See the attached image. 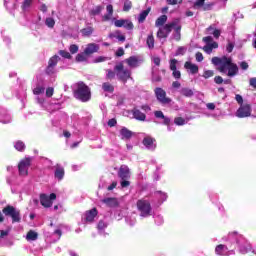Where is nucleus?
Listing matches in <instances>:
<instances>
[{
    "label": "nucleus",
    "instance_id": "44",
    "mask_svg": "<svg viewBox=\"0 0 256 256\" xmlns=\"http://www.w3.org/2000/svg\"><path fill=\"white\" fill-rule=\"evenodd\" d=\"M33 93H34V95H41V94L45 93V87L37 86L36 88H34Z\"/></svg>",
    "mask_w": 256,
    "mask_h": 256
},
{
    "label": "nucleus",
    "instance_id": "22",
    "mask_svg": "<svg viewBox=\"0 0 256 256\" xmlns=\"http://www.w3.org/2000/svg\"><path fill=\"white\" fill-rule=\"evenodd\" d=\"M119 135H120V138L123 139V140H129L131 137H133V133L131 132V130L125 128V127H122L120 130H119Z\"/></svg>",
    "mask_w": 256,
    "mask_h": 256
},
{
    "label": "nucleus",
    "instance_id": "60",
    "mask_svg": "<svg viewBox=\"0 0 256 256\" xmlns=\"http://www.w3.org/2000/svg\"><path fill=\"white\" fill-rule=\"evenodd\" d=\"M55 92V90L53 89V87H49L46 89V97H53V93Z\"/></svg>",
    "mask_w": 256,
    "mask_h": 256
},
{
    "label": "nucleus",
    "instance_id": "45",
    "mask_svg": "<svg viewBox=\"0 0 256 256\" xmlns=\"http://www.w3.org/2000/svg\"><path fill=\"white\" fill-rule=\"evenodd\" d=\"M174 123H175V125L181 126V125H185V123H187V121L183 117H176L174 119Z\"/></svg>",
    "mask_w": 256,
    "mask_h": 256
},
{
    "label": "nucleus",
    "instance_id": "5",
    "mask_svg": "<svg viewBox=\"0 0 256 256\" xmlns=\"http://www.w3.org/2000/svg\"><path fill=\"white\" fill-rule=\"evenodd\" d=\"M114 71H116L118 79L123 83H127V80L131 79V70L125 69L121 63L115 66Z\"/></svg>",
    "mask_w": 256,
    "mask_h": 256
},
{
    "label": "nucleus",
    "instance_id": "15",
    "mask_svg": "<svg viewBox=\"0 0 256 256\" xmlns=\"http://www.w3.org/2000/svg\"><path fill=\"white\" fill-rule=\"evenodd\" d=\"M124 63H127L128 67H130V69H135V68L139 67V65H141V63H143V60L137 56H131L128 59H125Z\"/></svg>",
    "mask_w": 256,
    "mask_h": 256
},
{
    "label": "nucleus",
    "instance_id": "52",
    "mask_svg": "<svg viewBox=\"0 0 256 256\" xmlns=\"http://www.w3.org/2000/svg\"><path fill=\"white\" fill-rule=\"evenodd\" d=\"M59 55H61V57H64V59H71V54L65 50H60Z\"/></svg>",
    "mask_w": 256,
    "mask_h": 256
},
{
    "label": "nucleus",
    "instance_id": "38",
    "mask_svg": "<svg viewBox=\"0 0 256 256\" xmlns=\"http://www.w3.org/2000/svg\"><path fill=\"white\" fill-rule=\"evenodd\" d=\"M149 9L144 10L140 13L139 17H138V23H143L145 21V19H147V15H149Z\"/></svg>",
    "mask_w": 256,
    "mask_h": 256
},
{
    "label": "nucleus",
    "instance_id": "35",
    "mask_svg": "<svg viewBox=\"0 0 256 256\" xmlns=\"http://www.w3.org/2000/svg\"><path fill=\"white\" fill-rule=\"evenodd\" d=\"M93 31H94L93 27L88 26V27L82 29L81 33H82L83 37H91L93 35Z\"/></svg>",
    "mask_w": 256,
    "mask_h": 256
},
{
    "label": "nucleus",
    "instance_id": "4",
    "mask_svg": "<svg viewBox=\"0 0 256 256\" xmlns=\"http://www.w3.org/2000/svg\"><path fill=\"white\" fill-rule=\"evenodd\" d=\"M233 235H235L236 243L240 253H242V255L249 253V251H251V243H249L245 237L237 233L230 234L229 237H233Z\"/></svg>",
    "mask_w": 256,
    "mask_h": 256
},
{
    "label": "nucleus",
    "instance_id": "61",
    "mask_svg": "<svg viewBox=\"0 0 256 256\" xmlns=\"http://www.w3.org/2000/svg\"><path fill=\"white\" fill-rule=\"evenodd\" d=\"M130 185H131V182H129L128 179H122V181H121L122 188L129 187Z\"/></svg>",
    "mask_w": 256,
    "mask_h": 256
},
{
    "label": "nucleus",
    "instance_id": "62",
    "mask_svg": "<svg viewBox=\"0 0 256 256\" xmlns=\"http://www.w3.org/2000/svg\"><path fill=\"white\" fill-rule=\"evenodd\" d=\"M216 105H215V103H207L206 104V108L208 109V111H215V109H216Z\"/></svg>",
    "mask_w": 256,
    "mask_h": 256
},
{
    "label": "nucleus",
    "instance_id": "41",
    "mask_svg": "<svg viewBox=\"0 0 256 256\" xmlns=\"http://www.w3.org/2000/svg\"><path fill=\"white\" fill-rule=\"evenodd\" d=\"M97 229H98L99 233H103V231H105V229H107V223L103 220H100L98 223Z\"/></svg>",
    "mask_w": 256,
    "mask_h": 256
},
{
    "label": "nucleus",
    "instance_id": "6",
    "mask_svg": "<svg viewBox=\"0 0 256 256\" xmlns=\"http://www.w3.org/2000/svg\"><path fill=\"white\" fill-rule=\"evenodd\" d=\"M32 161H33V158L26 157L19 162L18 173L20 177H27V175H29V167H31Z\"/></svg>",
    "mask_w": 256,
    "mask_h": 256
},
{
    "label": "nucleus",
    "instance_id": "43",
    "mask_svg": "<svg viewBox=\"0 0 256 256\" xmlns=\"http://www.w3.org/2000/svg\"><path fill=\"white\" fill-rule=\"evenodd\" d=\"M156 197L160 199V201L163 203V201H167V194L161 191L156 192Z\"/></svg>",
    "mask_w": 256,
    "mask_h": 256
},
{
    "label": "nucleus",
    "instance_id": "27",
    "mask_svg": "<svg viewBox=\"0 0 256 256\" xmlns=\"http://www.w3.org/2000/svg\"><path fill=\"white\" fill-rule=\"evenodd\" d=\"M154 115L157 119H163L164 125H169L171 123V119L169 117H166L162 111H155Z\"/></svg>",
    "mask_w": 256,
    "mask_h": 256
},
{
    "label": "nucleus",
    "instance_id": "14",
    "mask_svg": "<svg viewBox=\"0 0 256 256\" xmlns=\"http://www.w3.org/2000/svg\"><path fill=\"white\" fill-rule=\"evenodd\" d=\"M215 253L220 256L235 255V250H229V248L223 244L216 246Z\"/></svg>",
    "mask_w": 256,
    "mask_h": 256
},
{
    "label": "nucleus",
    "instance_id": "59",
    "mask_svg": "<svg viewBox=\"0 0 256 256\" xmlns=\"http://www.w3.org/2000/svg\"><path fill=\"white\" fill-rule=\"evenodd\" d=\"M173 72H172V75H173V77H174V79H181V71H179V70H172Z\"/></svg>",
    "mask_w": 256,
    "mask_h": 256
},
{
    "label": "nucleus",
    "instance_id": "10",
    "mask_svg": "<svg viewBox=\"0 0 256 256\" xmlns=\"http://www.w3.org/2000/svg\"><path fill=\"white\" fill-rule=\"evenodd\" d=\"M57 199V195L55 193H52L50 195L42 194L40 195V203L42 207L49 208L51 205H53V201Z\"/></svg>",
    "mask_w": 256,
    "mask_h": 256
},
{
    "label": "nucleus",
    "instance_id": "3",
    "mask_svg": "<svg viewBox=\"0 0 256 256\" xmlns=\"http://www.w3.org/2000/svg\"><path fill=\"white\" fill-rule=\"evenodd\" d=\"M137 211L140 217L146 219L153 215V208L151 207V202L147 199H140L136 203Z\"/></svg>",
    "mask_w": 256,
    "mask_h": 256
},
{
    "label": "nucleus",
    "instance_id": "29",
    "mask_svg": "<svg viewBox=\"0 0 256 256\" xmlns=\"http://www.w3.org/2000/svg\"><path fill=\"white\" fill-rule=\"evenodd\" d=\"M106 11L107 14L103 16V21H110L111 17H113V5H107Z\"/></svg>",
    "mask_w": 256,
    "mask_h": 256
},
{
    "label": "nucleus",
    "instance_id": "51",
    "mask_svg": "<svg viewBox=\"0 0 256 256\" xmlns=\"http://www.w3.org/2000/svg\"><path fill=\"white\" fill-rule=\"evenodd\" d=\"M214 113H205L206 117H221V110L217 109Z\"/></svg>",
    "mask_w": 256,
    "mask_h": 256
},
{
    "label": "nucleus",
    "instance_id": "47",
    "mask_svg": "<svg viewBox=\"0 0 256 256\" xmlns=\"http://www.w3.org/2000/svg\"><path fill=\"white\" fill-rule=\"evenodd\" d=\"M11 228H6L5 230H0V239H5L9 235Z\"/></svg>",
    "mask_w": 256,
    "mask_h": 256
},
{
    "label": "nucleus",
    "instance_id": "46",
    "mask_svg": "<svg viewBox=\"0 0 256 256\" xmlns=\"http://www.w3.org/2000/svg\"><path fill=\"white\" fill-rule=\"evenodd\" d=\"M215 75V72L213 70H204L203 77L204 79H209Z\"/></svg>",
    "mask_w": 256,
    "mask_h": 256
},
{
    "label": "nucleus",
    "instance_id": "39",
    "mask_svg": "<svg viewBox=\"0 0 256 256\" xmlns=\"http://www.w3.org/2000/svg\"><path fill=\"white\" fill-rule=\"evenodd\" d=\"M60 59L61 58H59V56L54 55L53 57L50 58L48 65H50L51 67H56Z\"/></svg>",
    "mask_w": 256,
    "mask_h": 256
},
{
    "label": "nucleus",
    "instance_id": "17",
    "mask_svg": "<svg viewBox=\"0 0 256 256\" xmlns=\"http://www.w3.org/2000/svg\"><path fill=\"white\" fill-rule=\"evenodd\" d=\"M114 25L115 27H124L125 29H128V31H131V29H133V22H131L130 20H115Z\"/></svg>",
    "mask_w": 256,
    "mask_h": 256
},
{
    "label": "nucleus",
    "instance_id": "40",
    "mask_svg": "<svg viewBox=\"0 0 256 256\" xmlns=\"http://www.w3.org/2000/svg\"><path fill=\"white\" fill-rule=\"evenodd\" d=\"M32 4H33V0H24L22 3L23 11H28V9H31Z\"/></svg>",
    "mask_w": 256,
    "mask_h": 256
},
{
    "label": "nucleus",
    "instance_id": "26",
    "mask_svg": "<svg viewBox=\"0 0 256 256\" xmlns=\"http://www.w3.org/2000/svg\"><path fill=\"white\" fill-rule=\"evenodd\" d=\"M37 101L39 103V105H41L44 109H46V111H53V109H55V105L53 104H48L45 99L43 98H37Z\"/></svg>",
    "mask_w": 256,
    "mask_h": 256
},
{
    "label": "nucleus",
    "instance_id": "20",
    "mask_svg": "<svg viewBox=\"0 0 256 256\" xmlns=\"http://www.w3.org/2000/svg\"><path fill=\"white\" fill-rule=\"evenodd\" d=\"M54 177L57 181H62L63 177H65V169L59 164L55 166Z\"/></svg>",
    "mask_w": 256,
    "mask_h": 256
},
{
    "label": "nucleus",
    "instance_id": "30",
    "mask_svg": "<svg viewBox=\"0 0 256 256\" xmlns=\"http://www.w3.org/2000/svg\"><path fill=\"white\" fill-rule=\"evenodd\" d=\"M102 89H103L104 93H113V91H115V87L109 82L103 83Z\"/></svg>",
    "mask_w": 256,
    "mask_h": 256
},
{
    "label": "nucleus",
    "instance_id": "64",
    "mask_svg": "<svg viewBox=\"0 0 256 256\" xmlns=\"http://www.w3.org/2000/svg\"><path fill=\"white\" fill-rule=\"evenodd\" d=\"M195 57H196V61H198V63H201V61H203V53L197 52Z\"/></svg>",
    "mask_w": 256,
    "mask_h": 256
},
{
    "label": "nucleus",
    "instance_id": "16",
    "mask_svg": "<svg viewBox=\"0 0 256 256\" xmlns=\"http://www.w3.org/2000/svg\"><path fill=\"white\" fill-rule=\"evenodd\" d=\"M143 145L149 151H155L157 144L155 143V139L151 136H146L143 139Z\"/></svg>",
    "mask_w": 256,
    "mask_h": 256
},
{
    "label": "nucleus",
    "instance_id": "9",
    "mask_svg": "<svg viewBox=\"0 0 256 256\" xmlns=\"http://www.w3.org/2000/svg\"><path fill=\"white\" fill-rule=\"evenodd\" d=\"M4 215H9L14 223L21 221V216L19 215V210L15 209L13 206H7L3 209Z\"/></svg>",
    "mask_w": 256,
    "mask_h": 256
},
{
    "label": "nucleus",
    "instance_id": "11",
    "mask_svg": "<svg viewBox=\"0 0 256 256\" xmlns=\"http://www.w3.org/2000/svg\"><path fill=\"white\" fill-rule=\"evenodd\" d=\"M236 117L239 119H245V117H251V105L243 104L236 112Z\"/></svg>",
    "mask_w": 256,
    "mask_h": 256
},
{
    "label": "nucleus",
    "instance_id": "32",
    "mask_svg": "<svg viewBox=\"0 0 256 256\" xmlns=\"http://www.w3.org/2000/svg\"><path fill=\"white\" fill-rule=\"evenodd\" d=\"M165 23H167V15H162L156 20L155 26L159 28L164 27Z\"/></svg>",
    "mask_w": 256,
    "mask_h": 256
},
{
    "label": "nucleus",
    "instance_id": "2",
    "mask_svg": "<svg viewBox=\"0 0 256 256\" xmlns=\"http://www.w3.org/2000/svg\"><path fill=\"white\" fill-rule=\"evenodd\" d=\"M73 93L75 99L87 103L91 99V89L83 82H78L73 85Z\"/></svg>",
    "mask_w": 256,
    "mask_h": 256
},
{
    "label": "nucleus",
    "instance_id": "37",
    "mask_svg": "<svg viewBox=\"0 0 256 256\" xmlns=\"http://www.w3.org/2000/svg\"><path fill=\"white\" fill-rule=\"evenodd\" d=\"M146 43L150 49H153V47H155V38L153 37V34L148 35Z\"/></svg>",
    "mask_w": 256,
    "mask_h": 256
},
{
    "label": "nucleus",
    "instance_id": "28",
    "mask_svg": "<svg viewBox=\"0 0 256 256\" xmlns=\"http://www.w3.org/2000/svg\"><path fill=\"white\" fill-rule=\"evenodd\" d=\"M133 117L134 119H137V121H145L146 119L145 114L138 109L133 110Z\"/></svg>",
    "mask_w": 256,
    "mask_h": 256
},
{
    "label": "nucleus",
    "instance_id": "8",
    "mask_svg": "<svg viewBox=\"0 0 256 256\" xmlns=\"http://www.w3.org/2000/svg\"><path fill=\"white\" fill-rule=\"evenodd\" d=\"M173 27H174L173 22H169L164 26H161L157 32L158 39H167L171 31H173Z\"/></svg>",
    "mask_w": 256,
    "mask_h": 256
},
{
    "label": "nucleus",
    "instance_id": "31",
    "mask_svg": "<svg viewBox=\"0 0 256 256\" xmlns=\"http://www.w3.org/2000/svg\"><path fill=\"white\" fill-rule=\"evenodd\" d=\"M109 39H118V41H125V35H122L121 32L116 31L109 34Z\"/></svg>",
    "mask_w": 256,
    "mask_h": 256
},
{
    "label": "nucleus",
    "instance_id": "19",
    "mask_svg": "<svg viewBox=\"0 0 256 256\" xmlns=\"http://www.w3.org/2000/svg\"><path fill=\"white\" fill-rule=\"evenodd\" d=\"M99 44L96 43H89L86 48L84 49V53L86 55H93V53H98L99 52Z\"/></svg>",
    "mask_w": 256,
    "mask_h": 256
},
{
    "label": "nucleus",
    "instance_id": "58",
    "mask_svg": "<svg viewBox=\"0 0 256 256\" xmlns=\"http://www.w3.org/2000/svg\"><path fill=\"white\" fill-rule=\"evenodd\" d=\"M46 73L48 75H53V73H55V66H51V65L48 64V67L46 69Z\"/></svg>",
    "mask_w": 256,
    "mask_h": 256
},
{
    "label": "nucleus",
    "instance_id": "25",
    "mask_svg": "<svg viewBox=\"0 0 256 256\" xmlns=\"http://www.w3.org/2000/svg\"><path fill=\"white\" fill-rule=\"evenodd\" d=\"M95 217H97V209H95V208L86 212V214H85V220L88 223H93V221L95 220Z\"/></svg>",
    "mask_w": 256,
    "mask_h": 256
},
{
    "label": "nucleus",
    "instance_id": "42",
    "mask_svg": "<svg viewBox=\"0 0 256 256\" xmlns=\"http://www.w3.org/2000/svg\"><path fill=\"white\" fill-rule=\"evenodd\" d=\"M76 61L78 63H83L84 61H87V54L86 53L77 54Z\"/></svg>",
    "mask_w": 256,
    "mask_h": 256
},
{
    "label": "nucleus",
    "instance_id": "24",
    "mask_svg": "<svg viewBox=\"0 0 256 256\" xmlns=\"http://www.w3.org/2000/svg\"><path fill=\"white\" fill-rule=\"evenodd\" d=\"M184 67H185V69L190 71V73H192V75L199 73V66H197V64H193L191 62H186L184 64Z\"/></svg>",
    "mask_w": 256,
    "mask_h": 256
},
{
    "label": "nucleus",
    "instance_id": "18",
    "mask_svg": "<svg viewBox=\"0 0 256 256\" xmlns=\"http://www.w3.org/2000/svg\"><path fill=\"white\" fill-rule=\"evenodd\" d=\"M118 177H120V179H130L131 172L129 171V166L127 165L120 166L118 171Z\"/></svg>",
    "mask_w": 256,
    "mask_h": 256
},
{
    "label": "nucleus",
    "instance_id": "56",
    "mask_svg": "<svg viewBox=\"0 0 256 256\" xmlns=\"http://www.w3.org/2000/svg\"><path fill=\"white\" fill-rule=\"evenodd\" d=\"M210 33H211V35H213V37L215 39H219V37H221V30H219L217 28L213 32H210Z\"/></svg>",
    "mask_w": 256,
    "mask_h": 256
},
{
    "label": "nucleus",
    "instance_id": "49",
    "mask_svg": "<svg viewBox=\"0 0 256 256\" xmlns=\"http://www.w3.org/2000/svg\"><path fill=\"white\" fill-rule=\"evenodd\" d=\"M101 11H103V6H96L95 8H93L91 10V14L92 15H99V13H101Z\"/></svg>",
    "mask_w": 256,
    "mask_h": 256
},
{
    "label": "nucleus",
    "instance_id": "36",
    "mask_svg": "<svg viewBox=\"0 0 256 256\" xmlns=\"http://www.w3.org/2000/svg\"><path fill=\"white\" fill-rule=\"evenodd\" d=\"M14 149H16V151H20L23 152L25 151V142L18 140L14 143Z\"/></svg>",
    "mask_w": 256,
    "mask_h": 256
},
{
    "label": "nucleus",
    "instance_id": "33",
    "mask_svg": "<svg viewBox=\"0 0 256 256\" xmlns=\"http://www.w3.org/2000/svg\"><path fill=\"white\" fill-rule=\"evenodd\" d=\"M38 237L39 234L33 230H30L26 235L27 241H37Z\"/></svg>",
    "mask_w": 256,
    "mask_h": 256
},
{
    "label": "nucleus",
    "instance_id": "23",
    "mask_svg": "<svg viewBox=\"0 0 256 256\" xmlns=\"http://www.w3.org/2000/svg\"><path fill=\"white\" fill-rule=\"evenodd\" d=\"M102 203L106 204V207L115 208L119 206V201L117 198H105L102 200Z\"/></svg>",
    "mask_w": 256,
    "mask_h": 256
},
{
    "label": "nucleus",
    "instance_id": "1",
    "mask_svg": "<svg viewBox=\"0 0 256 256\" xmlns=\"http://www.w3.org/2000/svg\"><path fill=\"white\" fill-rule=\"evenodd\" d=\"M212 64L218 67L220 73H227L228 77H235L239 71L237 64L233 63V60L226 56L221 58L213 57Z\"/></svg>",
    "mask_w": 256,
    "mask_h": 256
},
{
    "label": "nucleus",
    "instance_id": "54",
    "mask_svg": "<svg viewBox=\"0 0 256 256\" xmlns=\"http://www.w3.org/2000/svg\"><path fill=\"white\" fill-rule=\"evenodd\" d=\"M177 60L176 59H172V60H170V69L172 70V71H175V70H177Z\"/></svg>",
    "mask_w": 256,
    "mask_h": 256
},
{
    "label": "nucleus",
    "instance_id": "48",
    "mask_svg": "<svg viewBox=\"0 0 256 256\" xmlns=\"http://www.w3.org/2000/svg\"><path fill=\"white\" fill-rule=\"evenodd\" d=\"M203 5H205V0H196L194 2L193 7H194V9H199V8L203 7Z\"/></svg>",
    "mask_w": 256,
    "mask_h": 256
},
{
    "label": "nucleus",
    "instance_id": "57",
    "mask_svg": "<svg viewBox=\"0 0 256 256\" xmlns=\"http://www.w3.org/2000/svg\"><path fill=\"white\" fill-rule=\"evenodd\" d=\"M46 25H47V27H54L55 26V20L53 18H47L46 19Z\"/></svg>",
    "mask_w": 256,
    "mask_h": 256
},
{
    "label": "nucleus",
    "instance_id": "63",
    "mask_svg": "<svg viewBox=\"0 0 256 256\" xmlns=\"http://www.w3.org/2000/svg\"><path fill=\"white\" fill-rule=\"evenodd\" d=\"M154 219H155V223L157 225H162L163 224V216H155Z\"/></svg>",
    "mask_w": 256,
    "mask_h": 256
},
{
    "label": "nucleus",
    "instance_id": "34",
    "mask_svg": "<svg viewBox=\"0 0 256 256\" xmlns=\"http://www.w3.org/2000/svg\"><path fill=\"white\" fill-rule=\"evenodd\" d=\"M180 93L184 97H193V95H195V93L193 92V89H191V88H182L180 90Z\"/></svg>",
    "mask_w": 256,
    "mask_h": 256
},
{
    "label": "nucleus",
    "instance_id": "55",
    "mask_svg": "<svg viewBox=\"0 0 256 256\" xmlns=\"http://www.w3.org/2000/svg\"><path fill=\"white\" fill-rule=\"evenodd\" d=\"M131 7H132L131 1L126 0L124 2L123 11H130Z\"/></svg>",
    "mask_w": 256,
    "mask_h": 256
},
{
    "label": "nucleus",
    "instance_id": "53",
    "mask_svg": "<svg viewBox=\"0 0 256 256\" xmlns=\"http://www.w3.org/2000/svg\"><path fill=\"white\" fill-rule=\"evenodd\" d=\"M69 51H70V53H72V55H75V53H77L79 51V46L72 44L69 47Z\"/></svg>",
    "mask_w": 256,
    "mask_h": 256
},
{
    "label": "nucleus",
    "instance_id": "21",
    "mask_svg": "<svg viewBox=\"0 0 256 256\" xmlns=\"http://www.w3.org/2000/svg\"><path fill=\"white\" fill-rule=\"evenodd\" d=\"M0 123H11V116L7 113L5 108H0Z\"/></svg>",
    "mask_w": 256,
    "mask_h": 256
},
{
    "label": "nucleus",
    "instance_id": "12",
    "mask_svg": "<svg viewBox=\"0 0 256 256\" xmlns=\"http://www.w3.org/2000/svg\"><path fill=\"white\" fill-rule=\"evenodd\" d=\"M155 95L162 105H169V103H171V99L167 98V93L165 90H163V88H156Z\"/></svg>",
    "mask_w": 256,
    "mask_h": 256
},
{
    "label": "nucleus",
    "instance_id": "7",
    "mask_svg": "<svg viewBox=\"0 0 256 256\" xmlns=\"http://www.w3.org/2000/svg\"><path fill=\"white\" fill-rule=\"evenodd\" d=\"M205 46L202 48L207 55H211L213 53V49H217L219 44L213 41V37L207 36L203 38Z\"/></svg>",
    "mask_w": 256,
    "mask_h": 256
},
{
    "label": "nucleus",
    "instance_id": "13",
    "mask_svg": "<svg viewBox=\"0 0 256 256\" xmlns=\"http://www.w3.org/2000/svg\"><path fill=\"white\" fill-rule=\"evenodd\" d=\"M172 25L173 26V39H175V41H181V20L179 19H175L172 21Z\"/></svg>",
    "mask_w": 256,
    "mask_h": 256
},
{
    "label": "nucleus",
    "instance_id": "50",
    "mask_svg": "<svg viewBox=\"0 0 256 256\" xmlns=\"http://www.w3.org/2000/svg\"><path fill=\"white\" fill-rule=\"evenodd\" d=\"M109 58L105 57V56H98L93 60V63H103L105 61H107Z\"/></svg>",
    "mask_w": 256,
    "mask_h": 256
}]
</instances>
